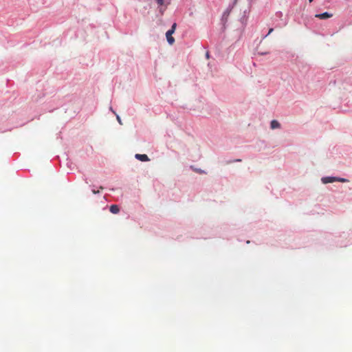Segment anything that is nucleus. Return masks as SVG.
<instances>
[{
  "mask_svg": "<svg viewBox=\"0 0 352 352\" xmlns=\"http://www.w3.org/2000/svg\"><path fill=\"white\" fill-rule=\"evenodd\" d=\"M177 24L174 23L171 27V29L168 30L166 33V36L167 41L169 44L173 45L175 42L174 38L172 36V34L174 33L175 28H176Z\"/></svg>",
  "mask_w": 352,
  "mask_h": 352,
  "instance_id": "f257e3e1",
  "label": "nucleus"
},
{
  "mask_svg": "<svg viewBox=\"0 0 352 352\" xmlns=\"http://www.w3.org/2000/svg\"><path fill=\"white\" fill-rule=\"evenodd\" d=\"M206 57L208 58L209 57V54L208 53L206 54Z\"/></svg>",
  "mask_w": 352,
  "mask_h": 352,
  "instance_id": "f8f14e48",
  "label": "nucleus"
},
{
  "mask_svg": "<svg viewBox=\"0 0 352 352\" xmlns=\"http://www.w3.org/2000/svg\"><path fill=\"white\" fill-rule=\"evenodd\" d=\"M109 210L113 214H117V213L119 212L120 209H119L118 206H117V205H111L110 206Z\"/></svg>",
  "mask_w": 352,
  "mask_h": 352,
  "instance_id": "423d86ee",
  "label": "nucleus"
},
{
  "mask_svg": "<svg viewBox=\"0 0 352 352\" xmlns=\"http://www.w3.org/2000/svg\"><path fill=\"white\" fill-rule=\"evenodd\" d=\"M135 157L137 160H140L142 162H148V161H149L148 157L146 155H145V154H136L135 155Z\"/></svg>",
  "mask_w": 352,
  "mask_h": 352,
  "instance_id": "7ed1b4c3",
  "label": "nucleus"
},
{
  "mask_svg": "<svg viewBox=\"0 0 352 352\" xmlns=\"http://www.w3.org/2000/svg\"><path fill=\"white\" fill-rule=\"evenodd\" d=\"M92 192L94 194H98V193H99V190H92Z\"/></svg>",
  "mask_w": 352,
  "mask_h": 352,
  "instance_id": "1a4fd4ad",
  "label": "nucleus"
},
{
  "mask_svg": "<svg viewBox=\"0 0 352 352\" xmlns=\"http://www.w3.org/2000/svg\"><path fill=\"white\" fill-rule=\"evenodd\" d=\"M337 177H327L322 179V182L324 184L332 183L336 182Z\"/></svg>",
  "mask_w": 352,
  "mask_h": 352,
  "instance_id": "20e7f679",
  "label": "nucleus"
},
{
  "mask_svg": "<svg viewBox=\"0 0 352 352\" xmlns=\"http://www.w3.org/2000/svg\"><path fill=\"white\" fill-rule=\"evenodd\" d=\"M280 124L277 120H272L270 123V127L272 129H278L280 128Z\"/></svg>",
  "mask_w": 352,
  "mask_h": 352,
  "instance_id": "39448f33",
  "label": "nucleus"
},
{
  "mask_svg": "<svg viewBox=\"0 0 352 352\" xmlns=\"http://www.w3.org/2000/svg\"><path fill=\"white\" fill-rule=\"evenodd\" d=\"M313 0H309V2H311Z\"/></svg>",
  "mask_w": 352,
  "mask_h": 352,
  "instance_id": "ddd939ff",
  "label": "nucleus"
},
{
  "mask_svg": "<svg viewBox=\"0 0 352 352\" xmlns=\"http://www.w3.org/2000/svg\"><path fill=\"white\" fill-rule=\"evenodd\" d=\"M273 31H274V29L273 28H270L269 32H268V34H270Z\"/></svg>",
  "mask_w": 352,
  "mask_h": 352,
  "instance_id": "9d476101",
  "label": "nucleus"
},
{
  "mask_svg": "<svg viewBox=\"0 0 352 352\" xmlns=\"http://www.w3.org/2000/svg\"><path fill=\"white\" fill-rule=\"evenodd\" d=\"M117 120H118V121L119 122L120 124H122L120 118L119 116H117Z\"/></svg>",
  "mask_w": 352,
  "mask_h": 352,
  "instance_id": "9b49d317",
  "label": "nucleus"
},
{
  "mask_svg": "<svg viewBox=\"0 0 352 352\" xmlns=\"http://www.w3.org/2000/svg\"><path fill=\"white\" fill-rule=\"evenodd\" d=\"M336 182H348V179H344V178H339V177H337V180H336Z\"/></svg>",
  "mask_w": 352,
  "mask_h": 352,
  "instance_id": "0eeeda50",
  "label": "nucleus"
},
{
  "mask_svg": "<svg viewBox=\"0 0 352 352\" xmlns=\"http://www.w3.org/2000/svg\"><path fill=\"white\" fill-rule=\"evenodd\" d=\"M156 1L159 6H162L164 4V0H156Z\"/></svg>",
  "mask_w": 352,
  "mask_h": 352,
  "instance_id": "6e6552de",
  "label": "nucleus"
},
{
  "mask_svg": "<svg viewBox=\"0 0 352 352\" xmlns=\"http://www.w3.org/2000/svg\"><path fill=\"white\" fill-rule=\"evenodd\" d=\"M237 0H235V1H236Z\"/></svg>",
  "mask_w": 352,
  "mask_h": 352,
  "instance_id": "4468645a",
  "label": "nucleus"
},
{
  "mask_svg": "<svg viewBox=\"0 0 352 352\" xmlns=\"http://www.w3.org/2000/svg\"><path fill=\"white\" fill-rule=\"evenodd\" d=\"M315 16L316 18L320 19H327L332 17L333 14H331V13H329L327 12H325L322 13V14H317L315 15Z\"/></svg>",
  "mask_w": 352,
  "mask_h": 352,
  "instance_id": "f03ea898",
  "label": "nucleus"
}]
</instances>
